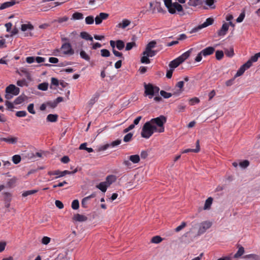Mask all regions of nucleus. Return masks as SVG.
<instances>
[{
	"instance_id": "nucleus-1",
	"label": "nucleus",
	"mask_w": 260,
	"mask_h": 260,
	"mask_svg": "<svg viewBox=\"0 0 260 260\" xmlns=\"http://www.w3.org/2000/svg\"><path fill=\"white\" fill-rule=\"evenodd\" d=\"M156 42L152 41L148 43L145 48V51L143 52V56L141 58V62L143 63H149L150 62L149 57H152L155 56L157 52V50H152L155 47Z\"/></svg>"
},
{
	"instance_id": "nucleus-2",
	"label": "nucleus",
	"mask_w": 260,
	"mask_h": 260,
	"mask_svg": "<svg viewBox=\"0 0 260 260\" xmlns=\"http://www.w3.org/2000/svg\"><path fill=\"white\" fill-rule=\"evenodd\" d=\"M165 6L167 8L169 12L171 14L176 13L182 12L181 15L184 14L183 12V6L177 2L172 3V0H164Z\"/></svg>"
},
{
	"instance_id": "nucleus-3",
	"label": "nucleus",
	"mask_w": 260,
	"mask_h": 260,
	"mask_svg": "<svg viewBox=\"0 0 260 260\" xmlns=\"http://www.w3.org/2000/svg\"><path fill=\"white\" fill-rule=\"evenodd\" d=\"M144 96H148L149 99H152L155 95H158L159 88L156 86H154L151 83L146 84L144 83Z\"/></svg>"
},
{
	"instance_id": "nucleus-4",
	"label": "nucleus",
	"mask_w": 260,
	"mask_h": 260,
	"mask_svg": "<svg viewBox=\"0 0 260 260\" xmlns=\"http://www.w3.org/2000/svg\"><path fill=\"white\" fill-rule=\"evenodd\" d=\"M151 123L150 122H146L143 125L141 133V136L143 138L148 139L153 134V131L151 129Z\"/></svg>"
},
{
	"instance_id": "nucleus-5",
	"label": "nucleus",
	"mask_w": 260,
	"mask_h": 260,
	"mask_svg": "<svg viewBox=\"0 0 260 260\" xmlns=\"http://www.w3.org/2000/svg\"><path fill=\"white\" fill-rule=\"evenodd\" d=\"M213 22H214L213 18H208L206 19V21L204 22L203 24L198 25L197 27L193 28L190 31V33L196 32L202 28H203L204 27H206L209 25H212L213 23Z\"/></svg>"
},
{
	"instance_id": "nucleus-6",
	"label": "nucleus",
	"mask_w": 260,
	"mask_h": 260,
	"mask_svg": "<svg viewBox=\"0 0 260 260\" xmlns=\"http://www.w3.org/2000/svg\"><path fill=\"white\" fill-rule=\"evenodd\" d=\"M166 121L167 118L164 115H161L155 118L152 119L150 122L151 123L156 124L159 127H162Z\"/></svg>"
},
{
	"instance_id": "nucleus-7",
	"label": "nucleus",
	"mask_w": 260,
	"mask_h": 260,
	"mask_svg": "<svg viewBox=\"0 0 260 260\" xmlns=\"http://www.w3.org/2000/svg\"><path fill=\"white\" fill-rule=\"evenodd\" d=\"M61 49L62 50L63 53L65 55H71L74 53V51L72 48L71 45L68 42L63 43L61 47Z\"/></svg>"
},
{
	"instance_id": "nucleus-8",
	"label": "nucleus",
	"mask_w": 260,
	"mask_h": 260,
	"mask_svg": "<svg viewBox=\"0 0 260 260\" xmlns=\"http://www.w3.org/2000/svg\"><path fill=\"white\" fill-rule=\"evenodd\" d=\"M5 92L11 93L14 95H17L20 92V89L14 84H10L6 87Z\"/></svg>"
},
{
	"instance_id": "nucleus-9",
	"label": "nucleus",
	"mask_w": 260,
	"mask_h": 260,
	"mask_svg": "<svg viewBox=\"0 0 260 260\" xmlns=\"http://www.w3.org/2000/svg\"><path fill=\"white\" fill-rule=\"evenodd\" d=\"M212 224V223L209 221H205L202 222L198 231V235L204 233L211 226Z\"/></svg>"
},
{
	"instance_id": "nucleus-10",
	"label": "nucleus",
	"mask_w": 260,
	"mask_h": 260,
	"mask_svg": "<svg viewBox=\"0 0 260 260\" xmlns=\"http://www.w3.org/2000/svg\"><path fill=\"white\" fill-rule=\"evenodd\" d=\"M70 171H68V170H64L63 171H60L59 170H56L55 171H49L48 172V174L49 175H57V176H56L55 177V178H58L59 177H63L64 176H65L66 175H70Z\"/></svg>"
},
{
	"instance_id": "nucleus-11",
	"label": "nucleus",
	"mask_w": 260,
	"mask_h": 260,
	"mask_svg": "<svg viewBox=\"0 0 260 260\" xmlns=\"http://www.w3.org/2000/svg\"><path fill=\"white\" fill-rule=\"evenodd\" d=\"M109 14L106 13H100V14L96 16L95 18V23L96 24H101L103 20H106L108 18Z\"/></svg>"
},
{
	"instance_id": "nucleus-12",
	"label": "nucleus",
	"mask_w": 260,
	"mask_h": 260,
	"mask_svg": "<svg viewBox=\"0 0 260 260\" xmlns=\"http://www.w3.org/2000/svg\"><path fill=\"white\" fill-rule=\"evenodd\" d=\"M229 28V24L228 23H224L222 24L221 28L218 31V36H223L226 35Z\"/></svg>"
},
{
	"instance_id": "nucleus-13",
	"label": "nucleus",
	"mask_w": 260,
	"mask_h": 260,
	"mask_svg": "<svg viewBox=\"0 0 260 260\" xmlns=\"http://www.w3.org/2000/svg\"><path fill=\"white\" fill-rule=\"evenodd\" d=\"M184 86V81H181L178 82L175 88H178V89H177L176 91L173 92V94L175 95H180L183 91V87Z\"/></svg>"
},
{
	"instance_id": "nucleus-14",
	"label": "nucleus",
	"mask_w": 260,
	"mask_h": 260,
	"mask_svg": "<svg viewBox=\"0 0 260 260\" xmlns=\"http://www.w3.org/2000/svg\"><path fill=\"white\" fill-rule=\"evenodd\" d=\"M193 49L191 48L186 52L183 53L181 55L178 57V60L180 61L181 63L184 62L186 59H187L190 55V54L192 51Z\"/></svg>"
},
{
	"instance_id": "nucleus-15",
	"label": "nucleus",
	"mask_w": 260,
	"mask_h": 260,
	"mask_svg": "<svg viewBox=\"0 0 260 260\" xmlns=\"http://www.w3.org/2000/svg\"><path fill=\"white\" fill-rule=\"evenodd\" d=\"M95 197V193H93L89 195V196L84 198L81 201L82 207L84 208H87L88 207L87 204L89 200L91 198H94Z\"/></svg>"
},
{
	"instance_id": "nucleus-16",
	"label": "nucleus",
	"mask_w": 260,
	"mask_h": 260,
	"mask_svg": "<svg viewBox=\"0 0 260 260\" xmlns=\"http://www.w3.org/2000/svg\"><path fill=\"white\" fill-rule=\"evenodd\" d=\"M73 219L76 221L84 222L87 221L88 218L85 215L77 213L74 215Z\"/></svg>"
},
{
	"instance_id": "nucleus-17",
	"label": "nucleus",
	"mask_w": 260,
	"mask_h": 260,
	"mask_svg": "<svg viewBox=\"0 0 260 260\" xmlns=\"http://www.w3.org/2000/svg\"><path fill=\"white\" fill-rule=\"evenodd\" d=\"M215 51V48L213 47H208L202 50L201 52L204 56H206L212 54Z\"/></svg>"
},
{
	"instance_id": "nucleus-18",
	"label": "nucleus",
	"mask_w": 260,
	"mask_h": 260,
	"mask_svg": "<svg viewBox=\"0 0 260 260\" xmlns=\"http://www.w3.org/2000/svg\"><path fill=\"white\" fill-rule=\"evenodd\" d=\"M0 141L7 142L9 144H15L18 141V138L17 137H8V138H0Z\"/></svg>"
},
{
	"instance_id": "nucleus-19",
	"label": "nucleus",
	"mask_w": 260,
	"mask_h": 260,
	"mask_svg": "<svg viewBox=\"0 0 260 260\" xmlns=\"http://www.w3.org/2000/svg\"><path fill=\"white\" fill-rule=\"evenodd\" d=\"M204 2V0H188L187 4L189 6L197 7L202 5Z\"/></svg>"
},
{
	"instance_id": "nucleus-20",
	"label": "nucleus",
	"mask_w": 260,
	"mask_h": 260,
	"mask_svg": "<svg viewBox=\"0 0 260 260\" xmlns=\"http://www.w3.org/2000/svg\"><path fill=\"white\" fill-rule=\"evenodd\" d=\"M15 4H16V2H15V0H12L10 2L4 3L0 6V10H3L7 8L10 7L14 5Z\"/></svg>"
},
{
	"instance_id": "nucleus-21",
	"label": "nucleus",
	"mask_w": 260,
	"mask_h": 260,
	"mask_svg": "<svg viewBox=\"0 0 260 260\" xmlns=\"http://www.w3.org/2000/svg\"><path fill=\"white\" fill-rule=\"evenodd\" d=\"M243 258L246 260H260V256L255 254L245 255Z\"/></svg>"
},
{
	"instance_id": "nucleus-22",
	"label": "nucleus",
	"mask_w": 260,
	"mask_h": 260,
	"mask_svg": "<svg viewBox=\"0 0 260 260\" xmlns=\"http://www.w3.org/2000/svg\"><path fill=\"white\" fill-rule=\"evenodd\" d=\"M116 180V176L113 175L107 176L105 181L108 186L114 182Z\"/></svg>"
},
{
	"instance_id": "nucleus-23",
	"label": "nucleus",
	"mask_w": 260,
	"mask_h": 260,
	"mask_svg": "<svg viewBox=\"0 0 260 260\" xmlns=\"http://www.w3.org/2000/svg\"><path fill=\"white\" fill-rule=\"evenodd\" d=\"M181 63H182L178 60V58H176L170 62L169 66L170 68L174 69L178 67Z\"/></svg>"
},
{
	"instance_id": "nucleus-24",
	"label": "nucleus",
	"mask_w": 260,
	"mask_h": 260,
	"mask_svg": "<svg viewBox=\"0 0 260 260\" xmlns=\"http://www.w3.org/2000/svg\"><path fill=\"white\" fill-rule=\"evenodd\" d=\"M212 202L213 198L212 197H209L205 201L203 209L205 210H209L211 208Z\"/></svg>"
},
{
	"instance_id": "nucleus-25",
	"label": "nucleus",
	"mask_w": 260,
	"mask_h": 260,
	"mask_svg": "<svg viewBox=\"0 0 260 260\" xmlns=\"http://www.w3.org/2000/svg\"><path fill=\"white\" fill-rule=\"evenodd\" d=\"M131 23V21L128 19H123L122 22L119 23L117 27L118 28H121L122 29H124L127 26H128Z\"/></svg>"
},
{
	"instance_id": "nucleus-26",
	"label": "nucleus",
	"mask_w": 260,
	"mask_h": 260,
	"mask_svg": "<svg viewBox=\"0 0 260 260\" xmlns=\"http://www.w3.org/2000/svg\"><path fill=\"white\" fill-rule=\"evenodd\" d=\"M58 115L50 114L48 115L46 118V120L48 122H55L57 121L58 119Z\"/></svg>"
},
{
	"instance_id": "nucleus-27",
	"label": "nucleus",
	"mask_w": 260,
	"mask_h": 260,
	"mask_svg": "<svg viewBox=\"0 0 260 260\" xmlns=\"http://www.w3.org/2000/svg\"><path fill=\"white\" fill-rule=\"evenodd\" d=\"M80 56L81 58L85 61L88 62L90 61V57L84 50H81L80 51Z\"/></svg>"
},
{
	"instance_id": "nucleus-28",
	"label": "nucleus",
	"mask_w": 260,
	"mask_h": 260,
	"mask_svg": "<svg viewBox=\"0 0 260 260\" xmlns=\"http://www.w3.org/2000/svg\"><path fill=\"white\" fill-rule=\"evenodd\" d=\"M109 187L107 184L106 183V182H102L100 183L98 185L96 186V187L101 190L102 192H106L107 190V189Z\"/></svg>"
},
{
	"instance_id": "nucleus-29",
	"label": "nucleus",
	"mask_w": 260,
	"mask_h": 260,
	"mask_svg": "<svg viewBox=\"0 0 260 260\" xmlns=\"http://www.w3.org/2000/svg\"><path fill=\"white\" fill-rule=\"evenodd\" d=\"M129 159L134 164H137L140 161V156L138 154L132 155L129 156Z\"/></svg>"
},
{
	"instance_id": "nucleus-30",
	"label": "nucleus",
	"mask_w": 260,
	"mask_h": 260,
	"mask_svg": "<svg viewBox=\"0 0 260 260\" xmlns=\"http://www.w3.org/2000/svg\"><path fill=\"white\" fill-rule=\"evenodd\" d=\"M80 37L86 40L93 41L92 37L87 32L82 31L80 33Z\"/></svg>"
},
{
	"instance_id": "nucleus-31",
	"label": "nucleus",
	"mask_w": 260,
	"mask_h": 260,
	"mask_svg": "<svg viewBox=\"0 0 260 260\" xmlns=\"http://www.w3.org/2000/svg\"><path fill=\"white\" fill-rule=\"evenodd\" d=\"M34 28V26L29 22L28 24H23L21 26V29L23 31H26L27 29L32 30Z\"/></svg>"
},
{
	"instance_id": "nucleus-32",
	"label": "nucleus",
	"mask_w": 260,
	"mask_h": 260,
	"mask_svg": "<svg viewBox=\"0 0 260 260\" xmlns=\"http://www.w3.org/2000/svg\"><path fill=\"white\" fill-rule=\"evenodd\" d=\"M69 37L72 42H76L80 39L79 36L76 31H73L69 35Z\"/></svg>"
},
{
	"instance_id": "nucleus-33",
	"label": "nucleus",
	"mask_w": 260,
	"mask_h": 260,
	"mask_svg": "<svg viewBox=\"0 0 260 260\" xmlns=\"http://www.w3.org/2000/svg\"><path fill=\"white\" fill-rule=\"evenodd\" d=\"M244 253V248L242 246H240L238 251L235 254L234 257V258H238L241 256Z\"/></svg>"
},
{
	"instance_id": "nucleus-34",
	"label": "nucleus",
	"mask_w": 260,
	"mask_h": 260,
	"mask_svg": "<svg viewBox=\"0 0 260 260\" xmlns=\"http://www.w3.org/2000/svg\"><path fill=\"white\" fill-rule=\"evenodd\" d=\"M83 18V15L80 12H75L72 15V19L80 20Z\"/></svg>"
},
{
	"instance_id": "nucleus-35",
	"label": "nucleus",
	"mask_w": 260,
	"mask_h": 260,
	"mask_svg": "<svg viewBox=\"0 0 260 260\" xmlns=\"http://www.w3.org/2000/svg\"><path fill=\"white\" fill-rule=\"evenodd\" d=\"M69 19V18L68 17L64 16L63 17H59V18H58L57 19L54 20L52 21V23L58 22L59 23L61 24L64 22L68 21Z\"/></svg>"
},
{
	"instance_id": "nucleus-36",
	"label": "nucleus",
	"mask_w": 260,
	"mask_h": 260,
	"mask_svg": "<svg viewBox=\"0 0 260 260\" xmlns=\"http://www.w3.org/2000/svg\"><path fill=\"white\" fill-rule=\"evenodd\" d=\"M116 46L119 50H121L124 47V43L123 41L118 40L116 42Z\"/></svg>"
},
{
	"instance_id": "nucleus-37",
	"label": "nucleus",
	"mask_w": 260,
	"mask_h": 260,
	"mask_svg": "<svg viewBox=\"0 0 260 260\" xmlns=\"http://www.w3.org/2000/svg\"><path fill=\"white\" fill-rule=\"evenodd\" d=\"M48 87V83L47 82H43L38 85V88L42 91H46Z\"/></svg>"
},
{
	"instance_id": "nucleus-38",
	"label": "nucleus",
	"mask_w": 260,
	"mask_h": 260,
	"mask_svg": "<svg viewBox=\"0 0 260 260\" xmlns=\"http://www.w3.org/2000/svg\"><path fill=\"white\" fill-rule=\"evenodd\" d=\"M38 191V190L37 189H33V190H26L24 191L22 193V197H26L28 196L31 195L32 194L36 193Z\"/></svg>"
},
{
	"instance_id": "nucleus-39",
	"label": "nucleus",
	"mask_w": 260,
	"mask_h": 260,
	"mask_svg": "<svg viewBox=\"0 0 260 260\" xmlns=\"http://www.w3.org/2000/svg\"><path fill=\"white\" fill-rule=\"evenodd\" d=\"M246 70V69H245V67L243 65L241 66V67L238 70L237 73L235 75V78H236L243 75Z\"/></svg>"
},
{
	"instance_id": "nucleus-40",
	"label": "nucleus",
	"mask_w": 260,
	"mask_h": 260,
	"mask_svg": "<svg viewBox=\"0 0 260 260\" xmlns=\"http://www.w3.org/2000/svg\"><path fill=\"white\" fill-rule=\"evenodd\" d=\"M160 94L161 95V96H162V97H164L165 99H168V98L171 97L172 96V95H174L173 93H171L170 92H167L164 90H161L160 91Z\"/></svg>"
},
{
	"instance_id": "nucleus-41",
	"label": "nucleus",
	"mask_w": 260,
	"mask_h": 260,
	"mask_svg": "<svg viewBox=\"0 0 260 260\" xmlns=\"http://www.w3.org/2000/svg\"><path fill=\"white\" fill-rule=\"evenodd\" d=\"M223 52L221 50H217L215 52V57L217 60H221L223 57Z\"/></svg>"
},
{
	"instance_id": "nucleus-42",
	"label": "nucleus",
	"mask_w": 260,
	"mask_h": 260,
	"mask_svg": "<svg viewBox=\"0 0 260 260\" xmlns=\"http://www.w3.org/2000/svg\"><path fill=\"white\" fill-rule=\"evenodd\" d=\"M136 44L135 42H128L126 43L125 50L129 51L131 50L134 47H136Z\"/></svg>"
},
{
	"instance_id": "nucleus-43",
	"label": "nucleus",
	"mask_w": 260,
	"mask_h": 260,
	"mask_svg": "<svg viewBox=\"0 0 260 260\" xmlns=\"http://www.w3.org/2000/svg\"><path fill=\"white\" fill-rule=\"evenodd\" d=\"M215 0H206L204 2H205L206 4L209 6L211 9H215V5H214Z\"/></svg>"
},
{
	"instance_id": "nucleus-44",
	"label": "nucleus",
	"mask_w": 260,
	"mask_h": 260,
	"mask_svg": "<svg viewBox=\"0 0 260 260\" xmlns=\"http://www.w3.org/2000/svg\"><path fill=\"white\" fill-rule=\"evenodd\" d=\"M162 240V239L159 236H155L153 237L151 240V242L153 243H159Z\"/></svg>"
},
{
	"instance_id": "nucleus-45",
	"label": "nucleus",
	"mask_w": 260,
	"mask_h": 260,
	"mask_svg": "<svg viewBox=\"0 0 260 260\" xmlns=\"http://www.w3.org/2000/svg\"><path fill=\"white\" fill-rule=\"evenodd\" d=\"M133 134L132 133L127 134L123 138V141L124 142H129L131 141Z\"/></svg>"
},
{
	"instance_id": "nucleus-46",
	"label": "nucleus",
	"mask_w": 260,
	"mask_h": 260,
	"mask_svg": "<svg viewBox=\"0 0 260 260\" xmlns=\"http://www.w3.org/2000/svg\"><path fill=\"white\" fill-rule=\"evenodd\" d=\"M85 20L87 24H92L94 23V17L92 16H88L85 18Z\"/></svg>"
},
{
	"instance_id": "nucleus-47",
	"label": "nucleus",
	"mask_w": 260,
	"mask_h": 260,
	"mask_svg": "<svg viewBox=\"0 0 260 260\" xmlns=\"http://www.w3.org/2000/svg\"><path fill=\"white\" fill-rule=\"evenodd\" d=\"M21 158L19 155H15L12 157V161L15 164H18L21 161Z\"/></svg>"
},
{
	"instance_id": "nucleus-48",
	"label": "nucleus",
	"mask_w": 260,
	"mask_h": 260,
	"mask_svg": "<svg viewBox=\"0 0 260 260\" xmlns=\"http://www.w3.org/2000/svg\"><path fill=\"white\" fill-rule=\"evenodd\" d=\"M101 54L103 57H109L110 56V51L106 49H103L101 50Z\"/></svg>"
},
{
	"instance_id": "nucleus-49",
	"label": "nucleus",
	"mask_w": 260,
	"mask_h": 260,
	"mask_svg": "<svg viewBox=\"0 0 260 260\" xmlns=\"http://www.w3.org/2000/svg\"><path fill=\"white\" fill-rule=\"evenodd\" d=\"M245 16V10H244L241 12V13L240 14L239 16L237 18L236 21L238 23L242 22Z\"/></svg>"
},
{
	"instance_id": "nucleus-50",
	"label": "nucleus",
	"mask_w": 260,
	"mask_h": 260,
	"mask_svg": "<svg viewBox=\"0 0 260 260\" xmlns=\"http://www.w3.org/2000/svg\"><path fill=\"white\" fill-rule=\"evenodd\" d=\"M24 101V98L20 95L17 97L14 101V104L15 105H18L21 104Z\"/></svg>"
},
{
	"instance_id": "nucleus-51",
	"label": "nucleus",
	"mask_w": 260,
	"mask_h": 260,
	"mask_svg": "<svg viewBox=\"0 0 260 260\" xmlns=\"http://www.w3.org/2000/svg\"><path fill=\"white\" fill-rule=\"evenodd\" d=\"M79 207V203L78 200H74L72 203V208L74 210H77Z\"/></svg>"
},
{
	"instance_id": "nucleus-52",
	"label": "nucleus",
	"mask_w": 260,
	"mask_h": 260,
	"mask_svg": "<svg viewBox=\"0 0 260 260\" xmlns=\"http://www.w3.org/2000/svg\"><path fill=\"white\" fill-rule=\"evenodd\" d=\"M225 54L228 57H232L234 54V48L233 47H231L229 50L226 49L225 50Z\"/></svg>"
},
{
	"instance_id": "nucleus-53",
	"label": "nucleus",
	"mask_w": 260,
	"mask_h": 260,
	"mask_svg": "<svg viewBox=\"0 0 260 260\" xmlns=\"http://www.w3.org/2000/svg\"><path fill=\"white\" fill-rule=\"evenodd\" d=\"M50 240H51L50 238L47 237V236H44L42 239L41 242H42V244H43L44 245H47L48 244H49L50 243Z\"/></svg>"
},
{
	"instance_id": "nucleus-54",
	"label": "nucleus",
	"mask_w": 260,
	"mask_h": 260,
	"mask_svg": "<svg viewBox=\"0 0 260 260\" xmlns=\"http://www.w3.org/2000/svg\"><path fill=\"white\" fill-rule=\"evenodd\" d=\"M17 85L19 86L22 87L23 86H27V84L25 79L18 80Z\"/></svg>"
},
{
	"instance_id": "nucleus-55",
	"label": "nucleus",
	"mask_w": 260,
	"mask_h": 260,
	"mask_svg": "<svg viewBox=\"0 0 260 260\" xmlns=\"http://www.w3.org/2000/svg\"><path fill=\"white\" fill-rule=\"evenodd\" d=\"M239 165L243 168H246L249 165V162L248 160H244L240 162Z\"/></svg>"
},
{
	"instance_id": "nucleus-56",
	"label": "nucleus",
	"mask_w": 260,
	"mask_h": 260,
	"mask_svg": "<svg viewBox=\"0 0 260 260\" xmlns=\"http://www.w3.org/2000/svg\"><path fill=\"white\" fill-rule=\"evenodd\" d=\"M34 105L33 104H30L28 107H27V110L28 111L32 114H35L36 113V112L34 109Z\"/></svg>"
},
{
	"instance_id": "nucleus-57",
	"label": "nucleus",
	"mask_w": 260,
	"mask_h": 260,
	"mask_svg": "<svg viewBox=\"0 0 260 260\" xmlns=\"http://www.w3.org/2000/svg\"><path fill=\"white\" fill-rule=\"evenodd\" d=\"M109 147H110V145L109 144H106L103 146H100L97 150L98 152H100L102 151H104L108 149Z\"/></svg>"
},
{
	"instance_id": "nucleus-58",
	"label": "nucleus",
	"mask_w": 260,
	"mask_h": 260,
	"mask_svg": "<svg viewBox=\"0 0 260 260\" xmlns=\"http://www.w3.org/2000/svg\"><path fill=\"white\" fill-rule=\"evenodd\" d=\"M5 105L7 106L8 109L10 110H12V109L14 108L13 104L8 101H6L5 102Z\"/></svg>"
},
{
	"instance_id": "nucleus-59",
	"label": "nucleus",
	"mask_w": 260,
	"mask_h": 260,
	"mask_svg": "<svg viewBox=\"0 0 260 260\" xmlns=\"http://www.w3.org/2000/svg\"><path fill=\"white\" fill-rule=\"evenodd\" d=\"M26 115V112L25 111H19L16 113V116L19 117H24Z\"/></svg>"
},
{
	"instance_id": "nucleus-60",
	"label": "nucleus",
	"mask_w": 260,
	"mask_h": 260,
	"mask_svg": "<svg viewBox=\"0 0 260 260\" xmlns=\"http://www.w3.org/2000/svg\"><path fill=\"white\" fill-rule=\"evenodd\" d=\"M186 222H182L181 225L177 226L175 229V231L176 232H178L180 231L182 229H183L186 226Z\"/></svg>"
},
{
	"instance_id": "nucleus-61",
	"label": "nucleus",
	"mask_w": 260,
	"mask_h": 260,
	"mask_svg": "<svg viewBox=\"0 0 260 260\" xmlns=\"http://www.w3.org/2000/svg\"><path fill=\"white\" fill-rule=\"evenodd\" d=\"M160 1L161 0H156V7L158 12H163L164 10L160 6Z\"/></svg>"
},
{
	"instance_id": "nucleus-62",
	"label": "nucleus",
	"mask_w": 260,
	"mask_h": 260,
	"mask_svg": "<svg viewBox=\"0 0 260 260\" xmlns=\"http://www.w3.org/2000/svg\"><path fill=\"white\" fill-rule=\"evenodd\" d=\"M121 142V140L120 139H117L114 141H113L112 143L109 144L110 145V146L111 147H115L116 146H118L119 145Z\"/></svg>"
},
{
	"instance_id": "nucleus-63",
	"label": "nucleus",
	"mask_w": 260,
	"mask_h": 260,
	"mask_svg": "<svg viewBox=\"0 0 260 260\" xmlns=\"http://www.w3.org/2000/svg\"><path fill=\"white\" fill-rule=\"evenodd\" d=\"M55 204L56 206L60 209H61L63 208V203L59 200H56L55 202Z\"/></svg>"
},
{
	"instance_id": "nucleus-64",
	"label": "nucleus",
	"mask_w": 260,
	"mask_h": 260,
	"mask_svg": "<svg viewBox=\"0 0 260 260\" xmlns=\"http://www.w3.org/2000/svg\"><path fill=\"white\" fill-rule=\"evenodd\" d=\"M123 165L128 168H131L132 166V164L129 159H124Z\"/></svg>"
}]
</instances>
